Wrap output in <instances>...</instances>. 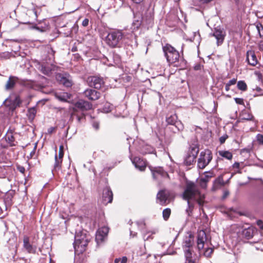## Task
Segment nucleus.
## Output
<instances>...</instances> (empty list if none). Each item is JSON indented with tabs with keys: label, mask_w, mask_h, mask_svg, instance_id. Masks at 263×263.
Listing matches in <instances>:
<instances>
[{
	"label": "nucleus",
	"mask_w": 263,
	"mask_h": 263,
	"mask_svg": "<svg viewBox=\"0 0 263 263\" xmlns=\"http://www.w3.org/2000/svg\"><path fill=\"white\" fill-rule=\"evenodd\" d=\"M183 198L187 200L188 209L186 210L188 215L193 209V204L190 202V200H196L199 205H203L204 203L205 195L199 190L198 186L194 182L187 181L182 194Z\"/></svg>",
	"instance_id": "1"
},
{
	"label": "nucleus",
	"mask_w": 263,
	"mask_h": 263,
	"mask_svg": "<svg viewBox=\"0 0 263 263\" xmlns=\"http://www.w3.org/2000/svg\"><path fill=\"white\" fill-rule=\"evenodd\" d=\"M74 238L73 245L75 254H82L86 250L91 238L90 236L86 231H82L77 233Z\"/></svg>",
	"instance_id": "2"
},
{
	"label": "nucleus",
	"mask_w": 263,
	"mask_h": 263,
	"mask_svg": "<svg viewBox=\"0 0 263 263\" xmlns=\"http://www.w3.org/2000/svg\"><path fill=\"white\" fill-rule=\"evenodd\" d=\"M164 56L170 64H175L179 62L180 54L179 52L170 44H166L162 48Z\"/></svg>",
	"instance_id": "3"
},
{
	"label": "nucleus",
	"mask_w": 263,
	"mask_h": 263,
	"mask_svg": "<svg viewBox=\"0 0 263 263\" xmlns=\"http://www.w3.org/2000/svg\"><path fill=\"white\" fill-rule=\"evenodd\" d=\"M124 36V34L121 31L110 32L106 37L107 44L111 47H116Z\"/></svg>",
	"instance_id": "4"
},
{
	"label": "nucleus",
	"mask_w": 263,
	"mask_h": 263,
	"mask_svg": "<svg viewBox=\"0 0 263 263\" xmlns=\"http://www.w3.org/2000/svg\"><path fill=\"white\" fill-rule=\"evenodd\" d=\"M212 158V152L209 149H205L204 151L201 152L198 159V167L200 169H203L209 164Z\"/></svg>",
	"instance_id": "5"
},
{
	"label": "nucleus",
	"mask_w": 263,
	"mask_h": 263,
	"mask_svg": "<svg viewBox=\"0 0 263 263\" xmlns=\"http://www.w3.org/2000/svg\"><path fill=\"white\" fill-rule=\"evenodd\" d=\"M173 197L171 193L166 190L160 191L157 195V199L158 200V202L162 205L169 203Z\"/></svg>",
	"instance_id": "6"
},
{
	"label": "nucleus",
	"mask_w": 263,
	"mask_h": 263,
	"mask_svg": "<svg viewBox=\"0 0 263 263\" xmlns=\"http://www.w3.org/2000/svg\"><path fill=\"white\" fill-rule=\"evenodd\" d=\"M256 232V230L254 228L248 227L239 231L238 233V237L240 240L246 242L247 240L252 238Z\"/></svg>",
	"instance_id": "7"
},
{
	"label": "nucleus",
	"mask_w": 263,
	"mask_h": 263,
	"mask_svg": "<svg viewBox=\"0 0 263 263\" xmlns=\"http://www.w3.org/2000/svg\"><path fill=\"white\" fill-rule=\"evenodd\" d=\"M149 169L152 173L154 179L158 181H161L163 178L168 176L166 172H165L161 167H152L149 166Z\"/></svg>",
	"instance_id": "8"
},
{
	"label": "nucleus",
	"mask_w": 263,
	"mask_h": 263,
	"mask_svg": "<svg viewBox=\"0 0 263 263\" xmlns=\"http://www.w3.org/2000/svg\"><path fill=\"white\" fill-rule=\"evenodd\" d=\"M109 229L106 227H103L98 230L96 235V241L98 245L102 243L106 238Z\"/></svg>",
	"instance_id": "9"
},
{
	"label": "nucleus",
	"mask_w": 263,
	"mask_h": 263,
	"mask_svg": "<svg viewBox=\"0 0 263 263\" xmlns=\"http://www.w3.org/2000/svg\"><path fill=\"white\" fill-rule=\"evenodd\" d=\"M193 242L194 237L191 234H190L184 237L182 243L184 255H185L186 252H189L193 254V251L192 250Z\"/></svg>",
	"instance_id": "10"
},
{
	"label": "nucleus",
	"mask_w": 263,
	"mask_h": 263,
	"mask_svg": "<svg viewBox=\"0 0 263 263\" xmlns=\"http://www.w3.org/2000/svg\"><path fill=\"white\" fill-rule=\"evenodd\" d=\"M87 82L90 86L93 87L96 89L101 88L104 84L103 79L97 76L88 77Z\"/></svg>",
	"instance_id": "11"
},
{
	"label": "nucleus",
	"mask_w": 263,
	"mask_h": 263,
	"mask_svg": "<svg viewBox=\"0 0 263 263\" xmlns=\"http://www.w3.org/2000/svg\"><path fill=\"white\" fill-rule=\"evenodd\" d=\"M91 104L87 101L80 100L74 104V107L73 108V114L77 112L79 110L81 111L89 110L91 108Z\"/></svg>",
	"instance_id": "12"
},
{
	"label": "nucleus",
	"mask_w": 263,
	"mask_h": 263,
	"mask_svg": "<svg viewBox=\"0 0 263 263\" xmlns=\"http://www.w3.org/2000/svg\"><path fill=\"white\" fill-rule=\"evenodd\" d=\"M166 121L168 124L175 126L177 131H182L183 129V124L180 121H177V116L174 114L166 118Z\"/></svg>",
	"instance_id": "13"
},
{
	"label": "nucleus",
	"mask_w": 263,
	"mask_h": 263,
	"mask_svg": "<svg viewBox=\"0 0 263 263\" xmlns=\"http://www.w3.org/2000/svg\"><path fill=\"white\" fill-rule=\"evenodd\" d=\"M206 235L204 231L200 230L198 233L197 235V248L200 253L204 248V243L206 241Z\"/></svg>",
	"instance_id": "14"
},
{
	"label": "nucleus",
	"mask_w": 263,
	"mask_h": 263,
	"mask_svg": "<svg viewBox=\"0 0 263 263\" xmlns=\"http://www.w3.org/2000/svg\"><path fill=\"white\" fill-rule=\"evenodd\" d=\"M212 35L216 39L217 44L219 46L223 43L226 36V32L223 29L216 28L215 29Z\"/></svg>",
	"instance_id": "15"
},
{
	"label": "nucleus",
	"mask_w": 263,
	"mask_h": 263,
	"mask_svg": "<svg viewBox=\"0 0 263 263\" xmlns=\"http://www.w3.org/2000/svg\"><path fill=\"white\" fill-rule=\"evenodd\" d=\"M112 198L113 194L110 189L108 187L104 189L102 195V203L104 205L111 203L112 200Z\"/></svg>",
	"instance_id": "16"
},
{
	"label": "nucleus",
	"mask_w": 263,
	"mask_h": 263,
	"mask_svg": "<svg viewBox=\"0 0 263 263\" xmlns=\"http://www.w3.org/2000/svg\"><path fill=\"white\" fill-rule=\"evenodd\" d=\"M130 159L135 166L140 171H143L145 169L146 164L143 159L139 157H135L133 158H130Z\"/></svg>",
	"instance_id": "17"
},
{
	"label": "nucleus",
	"mask_w": 263,
	"mask_h": 263,
	"mask_svg": "<svg viewBox=\"0 0 263 263\" xmlns=\"http://www.w3.org/2000/svg\"><path fill=\"white\" fill-rule=\"evenodd\" d=\"M84 95L88 99L92 101L97 100L100 97V93L92 89H86L84 92Z\"/></svg>",
	"instance_id": "18"
},
{
	"label": "nucleus",
	"mask_w": 263,
	"mask_h": 263,
	"mask_svg": "<svg viewBox=\"0 0 263 263\" xmlns=\"http://www.w3.org/2000/svg\"><path fill=\"white\" fill-rule=\"evenodd\" d=\"M29 240V237L28 236H24L23 247L29 253H35L36 248L30 243Z\"/></svg>",
	"instance_id": "19"
},
{
	"label": "nucleus",
	"mask_w": 263,
	"mask_h": 263,
	"mask_svg": "<svg viewBox=\"0 0 263 263\" xmlns=\"http://www.w3.org/2000/svg\"><path fill=\"white\" fill-rule=\"evenodd\" d=\"M246 60L249 64L255 66L257 64V59L253 50H248L246 53Z\"/></svg>",
	"instance_id": "20"
},
{
	"label": "nucleus",
	"mask_w": 263,
	"mask_h": 263,
	"mask_svg": "<svg viewBox=\"0 0 263 263\" xmlns=\"http://www.w3.org/2000/svg\"><path fill=\"white\" fill-rule=\"evenodd\" d=\"M14 130L9 129L5 136V139L10 146H14L16 145L17 142L15 141V138L13 135Z\"/></svg>",
	"instance_id": "21"
},
{
	"label": "nucleus",
	"mask_w": 263,
	"mask_h": 263,
	"mask_svg": "<svg viewBox=\"0 0 263 263\" xmlns=\"http://www.w3.org/2000/svg\"><path fill=\"white\" fill-rule=\"evenodd\" d=\"M56 79L66 87H70L72 85V82L68 78L65 77L63 74L58 73L56 75Z\"/></svg>",
	"instance_id": "22"
},
{
	"label": "nucleus",
	"mask_w": 263,
	"mask_h": 263,
	"mask_svg": "<svg viewBox=\"0 0 263 263\" xmlns=\"http://www.w3.org/2000/svg\"><path fill=\"white\" fill-rule=\"evenodd\" d=\"M55 66L53 64L43 63L40 67V70L44 74L49 75L50 73L54 70Z\"/></svg>",
	"instance_id": "23"
},
{
	"label": "nucleus",
	"mask_w": 263,
	"mask_h": 263,
	"mask_svg": "<svg viewBox=\"0 0 263 263\" xmlns=\"http://www.w3.org/2000/svg\"><path fill=\"white\" fill-rule=\"evenodd\" d=\"M20 103V101L18 97H15L13 101L9 99H7L4 102V104L6 106H8L10 109H15L17 106H19Z\"/></svg>",
	"instance_id": "24"
},
{
	"label": "nucleus",
	"mask_w": 263,
	"mask_h": 263,
	"mask_svg": "<svg viewBox=\"0 0 263 263\" xmlns=\"http://www.w3.org/2000/svg\"><path fill=\"white\" fill-rule=\"evenodd\" d=\"M32 29H35L41 32H45L49 30V25L48 23L46 21L40 23L38 24L33 25L31 27Z\"/></svg>",
	"instance_id": "25"
},
{
	"label": "nucleus",
	"mask_w": 263,
	"mask_h": 263,
	"mask_svg": "<svg viewBox=\"0 0 263 263\" xmlns=\"http://www.w3.org/2000/svg\"><path fill=\"white\" fill-rule=\"evenodd\" d=\"M18 80V78L14 76H10L8 81L5 85L6 90H11L15 86L16 83Z\"/></svg>",
	"instance_id": "26"
},
{
	"label": "nucleus",
	"mask_w": 263,
	"mask_h": 263,
	"mask_svg": "<svg viewBox=\"0 0 263 263\" xmlns=\"http://www.w3.org/2000/svg\"><path fill=\"white\" fill-rule=\"evenodd\" d=\"M63 161V159L58 158V155L57 154L55 155V162L53 165V169L52 171H59L62 167V163Z\"/></svg>",
	"instance_id": "27"
},
{
	"label": "nucleus",
	"mask_w": 263,
	"mask_h": 263,
	"mask_svg": "<svg viewBox=\"0 0 263 263\" xmlns=\"http://www.w3.org/2000/svg\"><path fill=\"white\" fill-rule=\"evenodd\" d=\"M218 154L221 157L229 160L233 158L232 153L229 151H219Z\"/></svg>",
	"instance_id": "28"
},
{
	"label": "nucleus",
	"mask_w": 263,
	"mask_h": 263,
	"mask_svg": "<svg viewBox=\"0 0 263 263\" xmlns=\"http://www.w3.org/2000/svg\"><path fill=\"white\" fill-rule=\"evenodd\" d=\"M196 158V156L187 154L184 159V162L186 165H190L193 163Z\"/></svg>",
	"instance_id": "29"
},
{
	"label": "nucleus",
	"mask_w": 263,
	"mask_h": 263,
	"mask_svg": "<svg viewBox=\"0 0 263 263\" xmlns=\"http://www.w3.org/2000/svg\"><path fill=\"white\" fill-rule=\"evenodd\" d=\"M241 119L243 120H252L253 119V116L248 111L244 110L241 113Z\"/></svg>",
	"instance_id": "30"
},
{
	"label": "nucleus",
	"mask_w": 263,
	"mask_h": 263,
	"mask_svg": "<svg viewBox=\"0 0 263 263\" xmlns=\"http://www.w3.org/2000/svg\"><path fill=\"white\" fill-rule=\"evenodd\" d=\"M36 114V110L35 107L29 108L28 110L27 116L30 121H32L34 119Z\"/></svg>",
	"instance_id": "31"
},
{
	"label": "nucleus",
	"mask_w": 263,
	"mask_h": 263,
	"mask_svg": "<svg viewBox=\"0 0 263 263\" xmlns=\"http://www.w3.org/2000/svg\"><path fill=\"white\" fill-rule=\"evenodd\" d=\"M185 258V261L184 263H197L196 259L193 258V253L189 252H186L185 255H184Z\"/></svg>",
	"instance_id": "32"
},
{
	"label": "nucleus",
	"mask_w": 263,
	"mask_h": 263,
	"mask_svg": "<svg viewBox=\"0 0 263 263\" xmlns=\"http://www.w3.org/2000/svg\"><path fill=\"white\" fill-rule=\"evenodd\" d=\"M199 153V147L197 144H193L190 147L188 154L197 157Z\"/></svg>",
	"instance_id": "33"
},
{
	"label": "nucleus",
	"mask_w": 263,
	"mask_h": 263,
	"mask_svg": "<svg viewBox=\"0 0 263 263\" xmlns=\"http://www.w3.org/2000/svg\"><path fill=\"white\" fill-rule=\"evenodd\" d=\"M153 152V148L149 145H145L144 147H142L140 149V153L143 155L152 153Z\"/></svg>",
	"instance_id": "34"
},
{
	"label": "nucleus",
	"mask_w": 263,
	"mask_h": 263,
	"mask_svg": "<svg viewBox=\"0 0 263 263\" xmlns=\"http://www.w3.org/2000/svg\"><path fill=\"white\" fill-rule=\"evenodd\" d=\"M237 86L238 89L243 91L247 89V85L243 81H239L237 82Z\"/></svg>",
	"instance_id": "35"
},
{
	"label": "nucleus",
	"mask_w": 263,
	"mask_h": 263,
	"mask_svg": "<svg viewBox=\"0 0 263 263\" xmlns=\"http://www.w3.org/2000/svg\"><path fill=\"white\" fill-rule=\"evenodd\" d=\"M142 233L143 235V239L146 240L149 239V238L152 239L153 238L151 237V236L153 234H155V232L151 231H147L146 230H145L142 232Z\"/></svg>",
	"instance_id": "36"
},
{
	"label": "nucleus",
	"mask_w": 263,
	"mask_h": 263,
	"mask_svg": "<svg viewBox=\"0 0 263 263\" xmlns=\"http://www.w3.org/2000/svg\"><path fill=\"white\" fill-rule=\"evenodd\" d=\"M171 213V210L170 208H166L163 210L162 212L163 218L165 220H167Z\"/></svg>",
	"instance_id": "37"
},
{
	"label": "nucleus",
	"mask_w": 263,
	"mask_h": 263,
	"mask_svg": "<svg viewBox=\"0 0 263 263\" xmlns=\"http://www.w3.org/2000/svg\"><path fill=\"white\" fill-rule=\"evenodd\" d=\"M236 83V79H233L231 80H230L225 86V90L227 91H228L230 90V87L231 85H235Z\"/></svg>",
	"instance_id": "38"
},
{
	"label": "nucleus",
	"mask_w": 263,
	"mask_h": 263,
	"mask_svg": "<svg viewBox=\"0 0 263 263\" xmlns=\"http://www.w3.org/2000/svg\"><path fill=\"white\" fill-rule=\"evenodd\" d=\"M213 249L212 248H207L205 250L203 251V255L207 257L211 256L213 252Z\"/></svg>",
	"instance_id": "39"
},
{
	"label": "nucleus",
	"mask_w": 263,
	"mask_h": 263,
	"mask_svg": "<svg viewBox=\"0 0 263 263\" xmlns=\"http://www.w3.org/2000/svg\"><path fill=\"white\" fill-rule=\"evenodd\" d=\"M139 229L142 231H145V223L144 220H140L136 222Z\"/></svg>",
	"instance_id": "40"
},
{
	"label": "nucleus",
	"mask_w": 263,
	"mask_h": 263,
	"mask_svg": "<svg viewBox=\"0 0 263 263\" xmlns=\"http://www.w3.org/2000/svg\"><path fill=\"white\" fill-rule=\"evenodd\" d=\"M259 35L260 37H263V26L262 25L258 23L256 26Z\"/></svg>",
	"instance_id": "41"
},
{
	"label": "nucleus",
	"mask_w": 263,
	"mask_h": 263,
	"mask_svg": "<svg viewBox=\"0 0 263 263\" xmlns=\"http://www.w3.org/2000/svg\"><path fill=\"white\" fill-rule=\"evenodd\" d=\"M207 179H202L200 178L199 180V184L200 186L203 189H205L207 186V182H208Z\"/></svg>",
	"instance_id": "42"
},
{
	"label": "nucleus",
	"mask_w": 263,
	"mask_h": 263,
	"mask_svg": "<svg viewBox=\"0 0 263 263\" xmlns=\"http://www.w3.org/2000/svg\"><path fill=\"white\" fill-rule=\"evenodd\" d=\"M214 176V173L212 172H205L204 176L201 177L202 179H207L208 181L209 179Z\"/></svg>",
	"instance_id": "43"
},
{
	"label": "nucleus",
	"mask_w": 263,
	"mask_h": 263,
	"mask_svg": "<svg viewBox=\"0 0 263 263\" xmlns=\"http://www.w3.org/2000/svg\"><path fill=\"white\" fill-rule=\"evenodd\" d=\"M257 142L261 145H263V135L258 134L256 136Z\"/></svg>",
	"instance_id": "44"
},
{
	"label": "nucleus",
	"mask_w": 263,
	"mask_h": 263,
	"mask_svg": "<svg viewBox=\"0 0 263 263\" xmlns=\"http://www.w3.org/2000/svg\"><path fill=\"white\" fill-rule=\"evenodd\" d=\"M63 156H64L63 146L62 145H61L60 147L59 154L58 155V158L63 159Z\"/></svg>",
	"instance_id": "45"
},
{
	"label": "nucleus",
	"mask_w": 263,
	"mask_h": 263,
	"mask_svg": "<svg viewBox=\"0 0 263 263\" xmlns=\"http://www.w3.org/2000/svg\"><path fill=\"white\" fill-rule=\"evenodd\" d=\"M255 75L257 77L259 81H261L262 79V75L260 71H255L254 72Z\"/></svg>",
	"instance_id": "46"
},
{
	"label": "nucleus",
	"mask_w": 263,
	"mask_h": 263,
	"mask_svg": "<svg viewBox=\"0 0 263 263\" xmlns=\"http://www.w3.org/2000/svg\"><path fill=\"white\" fill-rule=\"evenodd\" d=\"M234 100L237 104L244 105V101L243 99L235 98Z\"/></svg>",
	"instance_id": "47"
},
{
	"label": "nucleus",
	"mask_w": 263,
	"mask_h": 263,
	"mask_svg": "<svg viewBox=\"0 0 263 263\" xmlns=\"http://www.w3.org/2000/svg\"><path fill=\"white\" fill-rule=\"evenodd\" d=\"M36 149V145H35L34 146L33 150L31 152V153H30L29 156H28V158L29 159H31V158H33L34 157V156H35V154Z\"/></svg>",
	"instance_id": "48"
},
{
	"label": "nucleus",
	"mask_w": 263,
	"mask_h": 263,
	"mask_svg": "<svg viewBox=\"0 0 263 263\" xmlns=\"http://www.w3.org/2000/svg\"><path fill=\"white\" fill-rule=\"evenodd\" d=\"M228 136L227 135H225V136H223L221 137H220L219 138V141L220 142L221 144H223L225 142L226 139L228 138Z\"/></svg>",
	"instance_id": "49"
},
{
	"label": "nucleus",
	"mask_w": 263,
	"mask_h": 263,
	"mask_svg": "<svg viewBox=\"0 0 263 263\" xmlns=\"http://www.w3.org/2000/svg\"><path fill=\"white\" fill-rule=\"evenodd\" d=\"M48 53L49 54H51V57L50 58V60H52V61H53L54 59V51L52 50V49L50 48L49 49V51H48Z\"/></svg>",
	"instance_id": "50"
},
{
	"label": "nucleus",
	"mask_w": 263,
	"mask_h": 263,
	"mask_svg": "<svg viewBox=\"0 0 263 263\" xmlns=\"http://www.w3.org/2000/svg\"><path fill=\"white\" fill-rule=\"evenodd\" d=\"M229 194L230 193H229V191H228V190L224 191L222 198L223 199H226L229 195Z\"/></svg>",
	"instance_id": "51"
},
{
	"label": "nucleus",
	"mask_w": 263,
	"mask_h": 263,
	"mask_svg": "<svg viewBox=\"0 0 263 263\" xmlns=\"http://www.w3.org/2000/svg\"><path fill=\"white\" fill-rule=\"evenodd\" d=\"M89 20L88 18H85L82 22V25L84 27H86L88 25Z\"/></svg>",
	"instance_id": "52"
},
{
	"label": "nucleus",
	"mask_w": 263,
	"mask_h": 263,
	"mask_svg": "<svg viewBox=\"0 0 263 263\" xmlns=\"http://www.w3.org/2000/svg\"><path fill=\"white\" fill-rule=\"evenodd\" d=\"M258 49L260 51H263V41H260L258 45Z\"/></svg>",
	"instance_id": "53"
},
{
	"label": "nucleus",
	"mask_w": 263,
	"mask_h": 263,
	"mask_svg": "<svg viewBox=\"0 0 263 263\" xmlns=\"http://www.w3.org/2000/svg\"><path fill=\"white\" fill-rule=\"evenodd\" d=\"M55 130V127H50L47 130V133L48 134H51Z\"/></svg>",
	"instance_id": "54"
},
{
	"label": "nucleus",
	"mask_w": 263,
	"mask_h": 263,
	"mask_svg": "<svg viewBox=\"0 0 263 263\" xmlns=\"http://www.w3.org/2000/svg\"><path fill=\"white\" fill-rule=\"evenodd\" d=\"M233 167L234 168L239 169L240 167V163L235 162L233 165Z\"/></svg>",
	"instance_id": "55"
},
{
	"label": "nucleus",
	"mask_w": 263,
	"mask_h": 263,
	"mask_svg": "<svg viewBox=\"0 0 263 263\" xmlns=\"http://www.w3.org/2000/svg\"><path fill=\"white\" fill-rule=\"evenodd\" d=\"M132 2L136 4H141L143 2L144 0H131Z\"/></svg>",
	"instance_id": "56"
},
{
	"label": "nucleus",
	"mask_w": 263,
	"mask_h": 263,
	"mask_svg": "<svg viewBox=\"0 0 263 263\" xmlns=\"http://www.w3.org/2000/svg\"><path fill=\"white\" fill-rule=\"evenodd\" d=\"M17 263H29L26 259L24 258H21L18 260Z\"/></svg>",
	"instance_id": "57"
},
{
	"label": "nucleus",
	"mask_w": 263,
	"mask_h": 263,
	"mask_svg": "<svg viewBox=\"0 0 263 263\" xmlns=\"http://www.w3.org/2000/svg\"><path fill=\"white\" fill-rule=\"evenodd\" d=\"M127 258L126 256H123L120 260L121 263H126Z\"/></svg>",
	"instance_id": "58"
},
{
	"label": "nucleus",
	"mask_w": 263,
	"mask_h": 263,
	"mask_svg": "<svg viewBox=\"0 0 263 263\" xmlns=\"http://www.w3.org/2000/svg\"><path fill=\"white\" fill-rule=\"evenodd\" d=\"M257 223L261 229H263V222L261 220H258Z\"/></svg>",
	"instance_id": "59"
},
{
	"label": "nucleus",
	"mask_w": 263,
	"mask_h": 263,
	"mask_svg": "<svg viewBox=\"0 0 263 263\" xmlns=\"http://www.w3.org/2000/svg\"><path fill=\"white\" fill-rule=\"evenodd\" d=\"M18 170H19V171L22 173H24L25 171V169L24 167L23 166H20L18 167Z\"/></svg>",
	"instance_id": "60"
},
{
	"label": "nucleus",
	"mask_w": 263,
	"mask_h": 263,
	"mask_svg": "<svg viewBox=\"0 0 263 263\" xmlns=\"http://www.w3.org/2000/svg\"><path fill=\"white\" fill-rule=\"evenodd\" d=\"M99 125L98 123H94L93 124V127L96 129H98L99 128Z\"/></svg>",
	"instance_id": "61"
},
{
	"label": "nucleus",
	"mask_w": 263,
	"mask_h": 263,
	"mask_svg": "<svg viewBox=\"0 0 263 263\" xmlns=\"http://www.w3.org/2000/svg\"><path fill=\"white\" fill-rule=\"evenodd\" d=\"M31 11L35 15V18H36L37 17V12H36V10H35V9H32Z\"/></svg>",
	"instance_id": "62"
},
{
	"label": "nucleus",
	"mask_w": 263,
	"mask_h": 263,
	"mask_svg": "<svg viewBox=\"0 0 263 263\" xmlns=\"http://www.w3.org/2000/svg\"><path fill=\"white\" fill-rule=\"evenodd\" d=\"M153 20V15H152V14H150V16L148 18V21H149V23H151V22L152 21V20Z\"/></svg>",
	"instance_id": "63"
},
{
	"label": "nucleus",
	"mask_w": 263,
	"mask_h": 263,
	"mask_svg": "<svg viewBox=\"0 0 263 263\" xmlns=\"http://www.w3.org/2000/svg\"><path fill=\"white\" fill-rule=\"evenodd\" d=\"M121 259V258H116L114 261L115 263H119Z\"/></svg>",
	"instance_id": "64"
}]
</instances>
